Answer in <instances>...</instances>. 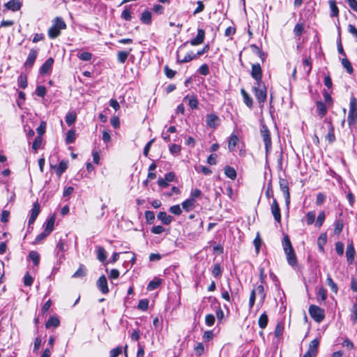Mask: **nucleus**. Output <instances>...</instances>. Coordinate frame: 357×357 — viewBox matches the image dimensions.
<instances>
[{"instance_id": "nucleus-52", "label": "nucleus", "mask_w": 357, "mask_h": 357, "mask_svg": "<svg viewBox=\"0 0 357 357\" xmlns=\"http://www.w3.org/2000/svg\"><path fill=\"white\" fill-rule=\"evenodd\" d=\"M145 218L149 224H152L155 220V214L151 211H146L145 212Z\"/></svg>"}, {"instance_id": "nucleus-62", "label": "nucleus", "mask_w": 357, "mask_h": 357, "mask_svg": "<svg viewBox=\"0 0 357 357\" xmlns=\"http://www.w3.org/2000/svg\"><path fill=\"white\" fill-rule=\"evenodd\" d=\"M198 71L202 75H204V76L207 75L209 73V68H208V65L206 63L202 64L199 67Z\"/></svg>"}, {"instance_id": "nucleus-34", "label": "nucleus", "mask_w": 357, "mask_h": 357, "mask_svg": "<svg viewBox=\"0 0 357 357\" xmlns=\"http://www.w3.org/2000/svg\"><path fill=\"white\" fill-rule=\"evenodd\" d=\"M317 110L319 115H320L321 117L325 116L326 114L327 113L326 106L321 101H318L317 102Z\"/></svg>"}, {"instance_id": "nucleus-36", "label": "nucleus", "mask_w": 357, "mask_h": 357, "mask_svg": "<svg viewBox=\"0 0 357 357\" xmlns=\"http://www.w3.org/2000/svg\"><path fill=\"white\" fill-rule=\"evenodd\" d=\"M282 245L284 248V251L285 253H287V252H291L292 250H294L290 239L287 236H285L283 238L282 241Z\"/></svg>"}, {"instance_id": "nucleus-12", "label": "nucleus", "mask_w": 357, "mask_h": 357, "mask_svg": "<svg viewBox=\"0 0 357 357\" xmlns=\"http://www.w3.org/2000/svg\"><path fill=\"white\" fill-rule=\"evenodd\" d=\"M66 250V245L65 242L60 239L56 246L55 252L59 255V261L63 260L65 258L64 252Z\"/></svg>"}, {"instance_id": "nucleus-49", "label": "nucleus", "mask_w": 357, "mask_h": 357, "mask_svg": "<svg viewBox=\"0 0 357 357\" xmlns=\"http://www.w3.org/2000/svg\"><path fill=\"white\" fill-rule=\"evenodd\" d=\"M316 214L314 211H309L306 215V222L308 225H312L315 221Z\"/></svg>"}, {"instance_id": "nucleus-58", "label": "nucleus", "mask_w": 357, "mask_h": 357, "mask_svg": "<svg viewBox=\"0 0 357 357\" xmlns=\"http://www.w3.org/2000/svg\"><path fill=\"white\" fill-rule=\"evenodd\" d=\"M194 349L197 356H201L204 352V346L203 343L199 342Z\"/></svg>"}, {"instance_id": "nucleus-38", "label": "nucleus", "mask_w": 357, "mask_h": 357, "mask_svg": "<svg viewBox=\"0 0 357 357\" xmlns=\"http://www.w3.org/2000/svg\"><path fill=\"white\" fill-rule=\"evenodd\" d=\"M68 167V162L62 160L59 162L56 168V173L58 176H61L62 174L66 170Z\"/></svg>"}, {"instance_id": "nucleus-41", "label": "nucleus", "mask_w": 357, "mask_h": 357, "mask_svg": "<svg viewBox=\"0 0 357 357\" xmlns=\"http://www.w3.org/2000/svg\"><path fill=\"white\" fill-rule=\"evenodd\" d=\"M327 298V291L323 287H320L317 292V301L319 302L325 301Z\"/></svg>"}, {"instance_id": "nucleus-25", "label": "nucleus", "mask_w": 357, "mask_h": 357, "mask_svg": "<svg viewBox=\"0 0 357 357\" xmlns=\"http://www.w3.org/2000/svg\"><path fill=\"white\" fill-rule=\"evenodd\" d=\"M87 270L84 264H79V268L74 273L73 278H83L86 275Z\"/></svg>"}, {"instance_id": "nucleus-56", "label": "nucleus", "mask_w": 357, "mask_h": 357, "mask_svg": "<svg viewBox=\"0 0 357 357\" xmlns=\"http://www.w3.org/2000/svg\"><path fill=\"white\" fill-rule=\"evenodd\" d=\"M215 316L212 314H208L205 317V323L207 326H211L215 323Z\"/></svg>"}, {"instance_id": "nucleus-4", "label": "nucleus", "mask_w": 357, "mask_h": 357, "mask_svg": "<svg viewBox=\"0 0 357 357\" xmlns=\"http://www.w3.org/2000/svg\"><path fill=\"white\" fill-rule=\"evenodd\" d=\"M308 312L310 317L317 323L321 322L325 318L324 310L317 305H310Z\"/></svg>"}, {"instance_id": "nucleus-57", "label": "nucleus", "mask_w": 357, "mask_h": 357, "mask_svg": "<svg viewBox=\"0 0 357 357\" xmlns=\"http://www.w3.org/2000/svg\"><path fill=\"white\" fill-rule=\"evenodd\" d=\"M303 24H296L294 29V33L296 36H300L303 31Z\"/></svg>"}, {"instance_id": "nucleus-10", "label": "nucleus", "mask_w": 357, "mask_h": 357, "mask_svg": "<svg viewBox=\"0 0 357 357\" xmlns=\"http://www.w3.org/2000/svg\"><path fill=\"white\" fill-rule=\"evenodd\" d=\"M220 119L215 114H208L206 115V124L211 128H216L220 125Z\"/></svg>"}, {"instance_id": "nucleus-33", "label": "nucleus", "mask_w": 357, "mask_h": 357, "mask_svg": "<svg viewBox=\"0 0 357 357\" xmlns=\"http://www.w3.org/2000/svg\"><path fill=\"white\" fill-rule=\"evenodd\" d=\"M141 21L145 24L151 23V13L147 10H144L141 15Z\"/></svg>"}, {"instance_id": "nucleus-26", "label": "nucleus", "mask_w": 357, "mask_h": 357, "mask_svg": "<svg viewBox=\"0 0 357 357\" xmlns=\"http://www.w3.org/2000/svg\"><path fill=\"white\" fill-rule=\"evenodd\" d=\"M285 254L287 255L288 264L291 266H296L297 263V259L294 250H292L291 252H287V253Z\"/></svg>"}, {"instance_id": "nucleus-59", "label": "nucleus", "mask_w": 357, "mask_h": 357, "mask_svg": "<svg viewBox=\"0 0 357 357\" xmlns=\"http://www.w3.org/2000/svg\"><path fill=\"white\" fill-rule=\"evenodd\" d=\"M169 211L176 215H179L182 213L181 208L178 204L171 206L169 208Z\"/></svg>"}, {"instance_id": "nucleus-31", "label": "nucleus", "mask_w": 357, "mask_h": 357, "mask_svg": "<svg viewBox=\"0 0 357 357\" xmlns=\"http://www.w3.org/2000/svg\"><path fill=\"white\" fill-rule=\"evenodd\" d=\"M268 315L266 314V313L264 312V313H262L259 318V320H258V324H259V326L261 328V329H264L265 328L266 326H267V324H268Z\"/></svg>"}, {"instance_id": "nucleus-28", "label": "nucleus", "mask_w": 357, "mask_h": 357, "mask_svg": "<svg viewBox=\"0 0 357 357\" xmlns=\"http://www.w3.org/2000/svg\"><path fill=\"white\" fill-rule=\"evenodd\" d=\"M224 172L227 177L232 180H234L236 178V172L234 167L227 165L225 167Z\"/></svg>"}, {"instance_id": "nucleus-53", "label": "nucleus", "mask_w": 357, "mask_h": 357, "mask_svg": "<svg viewBox=\"0 0 357 357\" xmlns=\"http://www.w3.org/2000/svg\"><path fill=\"white\" fill-rule=\"evenodd\" d=\"M195 59H197V56H195V54L191 52L190 54H188L187 55H185L181 60H179L178 59V61L179 63H187Z\"/></svg>"}, {"instance_id": "nucleus-1", "label": "nucleus", "mask_w": 357, "mask_h": 357, "mask_svg": "<svg viewBox=\"0 0 357 357\" xmlns=\"http://www.w3.org/2000/svg\"><path fill=\"white\" fill-rule=\"evenodd\" d=\"M66 29V24L61 17H56L52 20V25L48 29L47 34L50 38L54 39L61 34V30Z\"/></svg>"}, {"instance_id": "nucleus-2", "label": "nucleus", "mask_w": 357, "mask_h": 357, "mask_svg": "<svg viewBox=\"0 0 357 357\" xmlns=\"http://www.w3.org/2000/svg\"><path fill=\"white\" fill-rule=\"evenodd\" d=\"M252 91L259 104L264 103L266 100V88L263 82L255 83L252 87Z\"/></svg>"}, {"instance_id": "nucleus-51", "label": "nucleus", "mask_w": 357, "mask_h": 357, "mask_svg": "<svg viewBox=\"0 0 357 357\" xmlns=\"http://www.w3.org/2000/svg\"><path fill=\"white\" fill-rule=\"evenodd\" d=\"M303 65L304 66V68L307 73V75L310 74L311 70H312V63L310 62V59L308 58H305L303 60Z\"/></svg>"}, {"instance_id": "nucleus-24", "label": "nucleus", "mask_w": 357, "mask_h": 357, "mask_svg": "<svg viewBox=\"0 0 357 357\" xmlns=\"http://www.w3.org/2000/svg\"><path fill=\"white\" fill-rule=\"evenodd\" d=\"M328 4L331 9V17H337L339 15V8L337 6L336 1L335 0H329Z\"/></svg>"}, {"instance_id": "nucleus-64", "label": "nucleus", "mask_w": 357, "mask_h": 357, "mask_svg": "<svg viewBox=\"0 0 357 357\" xmlns=\"http://www.w3.org/2000/svg\"><path fill=\"white\" fill-rule=\"evenodd\" d=\"M351 312V319L353 322L357 323V303L353 305Z\"/></svg>"}, {"instance_id": "nucleus-54", "label": "nucleus", "mask_w": 357, "mask_h": 357, "mask_svg": "<svg viewBox=\"0 0 357 357\" xmlns=\"http://www.w3.org/2000/svg\"><path fill=\"white\" fill-rule=\"evenodd\" d=\"M138 309L146 311L149 307V301L147 299H142L139 301Z\"/></svg>"}, {"instance_id": "nucleus-17", "label": "nucleus", "mask_w": 357, "mask_h": 357, "mask_svg": "<svg viewBox=\"0 0 357 357\" xmlns=\"http://www.w3.org/2000/svg\"><path fill=\"white\" fill-rule=\"evenodd\" d=\"M355 249L352 243H349L347 246L346 257L348 264H351L354 260Z\"/></svg>"}, {"instance_id": "nucleus-50", "label": "nucleus", "mask_w": 357, "mask_h": 357, "mask_svg": "<svg viewBox=\"0 0 357 357\" xmlns=\"http://www.w3.org/2000/svg\"><path fill=\"white\" fill-rule=\"evenodd\" d=\"M212 274L214 277L218 278L222 275V268L220 264H215L212 270Z\"/></svg>"}, {"instance_id": "nucleus-40", "label": "nucleus", "mask_w": 357, "mask_h": 357, "mask_svg": "<svg viewBox=\"0 0 357 357\" xmlns=\"http://www.w3.org/2000/svg\"><path fill=\"white\" fill-rule=\"evenodd\" d=\"M29 258L33 261L35 266H38L40 263V255L36 251H31L29 254Z\"/></svg>"}, {"instance_id": "nucleus-35", "label": "nucleus", "mask_w": 357, "mask_h": 357, "mask_svg": "<svg viewBox=\"0 0 357 357\" xmlns=\"http://www.w3.org/2000/svg\"><path fill=\"white\" fill-rule=\"evenodd\" d=\"M77 115L74 112H68L65 117V120L68 126H72L76 121Z\"/></svg>"}, {"instance_id": "nucleus-45", "label": "nucleus", "mask_w": 357, "mask_h": 357, "mask_svg": "<svg viewBox=\"0 0 357 357\" xmlns=\"http://www.w3.org/2000/svg\"><path fill=\"white\" fill-rule=\"evenodd\" d=\"M326 284L329 287H331V290L333 292H335V294L337 293L338 287L337 284L334 282L330 275H328L327 276Z\"/></svg>"}, {"instance_id": "nucleus-48", "label": "nucleus", "mask_w": 357, "mask_h": 357, "mask_svg": "<svg viewBox=\"0 0 357 357\" xmlns=\"http://www.w3.org/2000/svg\"><path fill=\"white\" fill-rule=\"evenodd\" d=\"M75 139V132L74 130H70L67 132L66 142L67 144H72Z\"/></svg>"}, {"instance_id": "nucleus-23", "label": "nucleus", "mask_w": 357, "mask_h": 357, "mask_svg": "<svg viewBox=\"0 0 357 357\" xmlns=\"http://www.w3.org/2000/svg\"><path fill=\"white\" fill-rule=\"evenodd\" d=\"M241 95L243 98L244 103L249 107L252 108L253 106V100L252 98L249 96V94L245 91V89H242L241 90Z\"/></svg>"}, {"instance_id": "nucleus-30", "label": "nucleus", "mask_w": 357, "mask_h": 357, "mask_svg": "<svg viewBox=\"0 0 357 357\" xmlns=\"http://www.w3.org/2000/svg\"><path fill=\"white\" fill-rule=\"evenodd\" d=\"M195 203V200H193V199H186L181 204L182 208L186 211H190L194 208Z\"/></svg>"}, {"instance_id": "nucleus-14", "label": "nucleus", "mask_w": 357, "mask_h": 357, "mask_svg": "<svg viewBox=\"0 0 357 357\" xmlns=\"http://www.w3.org/2000/svg\"><path fill=\"white\" fill-rule=\"evenodd\" d=\"M205 38V31L202 29L197 30V36L190 41V44L192 46H197L204 43Z\"/></svg>"}, {"instance_id": "nucleus-32", "label": "nucleus", "mask_w": 357, "mask_h": 357, "mask_svg": "<svg viewBox=\"0 0 357 357\" xmlns=\"http://www.w3.org/2000/svg\"><path fill=\"white\" fill-rule=\"evenodd\" d=\"M97 259L101 262H104L106 260L107 252L103 247H97Z\"/></svg>"}, {"instance_id": "nucleus-60", "label": "nucleus", "mask_w": 357, "mask_h": 357, "mask_svg": "<svg viewBox=\"0 0 357 357\" xmlns=\"http://www.w3.org/2000/svg\"><path fill=\"white\" fill-rule=\"evenodd\" d=\"M46 88L44 86H38L36 88V93L38 96L43 98L46 94Z\"/></svg>"}, {"instance_id": "nucleus-5", "label": "nucleus", "mask_w": 357, "mask_h": 357, "mask_svg": "<svg viewBox=\"0 0 357 357\" xmlns=\"http://www.w3.org/2000/svg\"><path fill=\"white\" fill-rule=\"evenodd\" d=\"M279 184L280 190L282 192L284 196L285 205L287 206V208L289 209L290 204V192L289 188V182L285 178H280Z\"/></svg>"}, {"instance_id": "nucleus-61", "label": "nucleus", "mask_w": 357, "mask_h": 357, "mask_svg": "<svg viewBox=\"0 0 357 357\" xmlns=\"http://www.w3.org/2000/svg\"><path fill=\"white\" fill-rule=\"evenodd\" d=\"M122 352L121 347H117L112 349L109 352L110 357H117Z\"/></svg>"}, {"instance_id": "nucleus-46", "label": "nucleus", "mask_w": 357, "mask_h": 357, "mask_svg": "<svg viewBox=\"0 0 357 357\" xmlns=\"http://www.w3.org/2000/svg\"><path fill=\"white\" fill-rule=\"evenodd\" d=\"M18 85L22 89H25L27 86V78L24 74H21L17 79Z\"/></svg>"}, {"instance_id": "nucleus-3", "label": "nucleus", "mask_w": 357, "mask_h": 357, "mask_svg": "<svg viewBox=\"0 0 357 357\" xmlns=\"http://www.w3.org/2000/svg\"><path fill=\"white\" fill-rule=\"evenodd\" d=\"M347 121L350 126L357 121V98L354 96H351L350 99Z\"/></svg>"}, {"instance_id": "nucleus-42", "label": "nucleus", "mask_w": 357, "mask_h": 357, "mask_svg": "<svg viewBox=\"0 0 357 357\" xmlns=\"http://www.w3.org/2000/svg\"><path fill=\"white\" fill-rule=\"evenodd\" d=\"M161 284V280L158 278H155L154 280H151L148 286H147V290L148 291H153L155 289H157Z\"/></svg>"}, {"instance_id": "nucleus-7", "label": "nucleus", "mask_w": 357, "mask_h": 357, "mask_svg": "<svg viewBox=\"0 0 357 357\" xmlns=\"http://www.w3.org/2000/svg\"><path fill=\"white\" fill-rule=\"evenodd\" d=\"M261 134L265 144L266 151L268 153L271 149L272 144L270 131L266 127L264 126L263 129L261 130Z\"/></svg>"}, {"instance_id": "nucleus-39", "label": "nucleus", "mask_w": 357, "mask_h": 357, "mask_svg": "<svg viewBox=\"0 0 357 357\" xmlns=\"http://www.w3.org/2000/svg\"><path fill=\"white\" fill-rule=\"evenodd\" d=\"M342 66L346 69L347 72L349 74H351L354 71L351 62L346 58H342L341 59Z\"/></svg>"}, {"instance_id": "nucleus-18", "label": "nucleus", "mask_w": 357, "mask_h": 357, "mask_svg": "<svg viewBox=\"0 0 357 357\" xmlns=\"http://www.w3.org/2000/svg\"><path fill=\"white\" fill-rule=\"evenodd\" d=\"M38 55V51L36 50L32 49L30 50L28 57L24 63L26 66L31 67L33 66L36 57Z\"/></svg>"}, {"instance_id": "nucleus-55", "label": "nucleus", "mask_w": 357, "mask_h": 357, "mask_svg": "<svg viewBox=\"0 0 357 357\" xmlns=\"http://www.w3.org/2000/svg\"><path fill=\"white\" fill-rule=\"evenodd\" d=\"M42 144V138L40 136H38L35 138L33 144L32 149L36 152L37 150L40 147Z\"/></svg>"}, {"instance_id": "nucleus-13", "label": "nucleus", "mask_w": 357, "mask_h": 357, "mask_svg": "<svg viewBox=\"0 0 357 357\" xmlns=\"http://www.w3.org/2000/svg\"><path fill=\"white\" fill-rule=\"evenodd\" d=\"M40 213V204L38 202H36L33 205V208L31 210V215L29 218L28 225L30 226L31 225L33 224L36 219L37 218L38 215Z\"/></svg>"}, {"instance_id": "nucleus-8", "label": "nucleus", "mask_w": 357, "mask_h": 357, "mask_svg": "<svg viewBox=\"0 0 357 357\" xmlns=\"http://www.w3.org/2000/svg\"><path fill=\"white\" fill-rule=\"evenodd\" d=\"M271 213L274 217V220L278 222H281V213L280 208L279 204L276 200V199L273 198L272 204L271 206Z\"/></svg>"}, {"instance_id": "nucleus-47", "label": "nucleus", "mask_w": 357, "mask_h": 357, "mask_svg": "<svg viewBox=\"0 0 357 357\" xmlns=\"http://www.w3.org/2000/svg\"><path fill=\"white\" fill-rule=\"evenodd\" d=\"M326 214L324 211H321L319 213L317 220L315 222V226L318 228L321 227L325 220Z\"/></svg>"}, {"instance_id": "nucleus-11", "label": "nucleus", "mask_w": 357, "mask_h": 357, "mask_svg": "<svg viewBox=\"0 0 357 357\" xmlns=\"http://www.w3.org/2000/svg\"><path fill=\"white\" fill-rule=\"evenodd\" d=\"M326 128L328 130V133L325 138L328 141L329 143H333L335 141V136L334 134V126L331 121H325Z\"/></svg>"}, {"instance_id": "nucleus-29", "label": "nucleus", "mask_w": 357, "mask_h": 357, "mask_svg": "<svg viewBox=\"0 0 357 357\" xmlns=\"http://www.w3.org/2000/svg\"><path fill=\"white\" fill-rule=\"evenodd\" d=\"M54 222H55V217L53 215V216L50 217L47 220L45 225L44 231L50 234L54 229Z\"/></svg>"}, {"instance_id": "nucleus-44", "label": "nucleus", "mask_w": 357, "mask_h": 357, "mask_svg": "<svg viewBox=\"0 0 357 357\" xmlns=\"http://www.w3.org/2000/svg\"><path fill=\"white\" fill-rule=\"evenodd\" d=\"M344 227V222L342 220H337L335 222V228H334V233L336 235H339Z\"/></svg>"}, {"instance_id": "nucleus-6", "label": "nucleus", "mask_w": 357, "mask_h": 357, "mask_svg": "<svg viewBox=\"0 0 357 357\" xmlns=\"http://www.w3.org/2000/svg\"><path fill=\"white\" fill-rule=\"evenodd\" d=\"M319 340L317 338L312 340L309 344L307 351L303 357H316L318 352Z\"/></svg>"}, {"instance_id": "nucleus-22", "label": "nucleus", "mask_w": 357, "mask_h": 357, "mask_svg": "<svg viewBox=\"0 0 357 357\" xmlns=\"http://www.w3.org/2000/svg\"><path fill=\"white\" fill-rule=\"evenodd\" d=\"M239 142L238 137L236 135H231L228 142V149L230 151L234 152L236 151V146Z\"/></svg>"}, {"instance_id": "nucleus-20", "label": "nucleus", "mask_w": 357, "mask_h": 357, "mask_svg": "<svg viewBox=\"0 0 357 357\" xmlns=\"http://www.w3.org/2000/svg\"><path fill=\"white\" fill-rule=\"evenodd\" d=\"M157 218L159 220H160L164 225H169L172 220L173 217L167 215L166 212L160 211L158 213Z\"/></svg>"}, {"instance_id": "nucleus-21", "label": "nucleus", "mask_w": 357, "mask_h": 357, "mask_svg": "<svg viewBox=\"0 0 357 357\" xmlns=\"http://www.w3.org/2000/svg\"><path fill=\"white\" fill-rule=\"evenodd\" d=\"M183 101H188V105L192 109H195L198 107L199 101L195 96H186L185 97H184Z\"/></svg>"}, {"instance_id": "nucleus-9", "label": "nucleus", "mask_w": 357, "mask_h": 357, "mask_svg": "<svg viewBox=\"0 0 357 357\" xmlns=\"http://www.w3.org/2000/svg\"><path fill=\"white\" fill-rule=\"evenodd\" d=\"M251 76L252 77L253 79H255V83L262 82V71L261 66L259 63L252 64Z\"/></svg>"}, {"instance_id": "nucleus-27", "label": "nucleus", "mask_w": 357, "mask_h": 357, "mask_svg": "<svg viewBox=\"0 0 357 357\" xmlns=\"http://www.w3.org/2000/svg\"><path fill=\"white\" fill-rule=\"evenodd\" d=\"M132 49L130 48L128 51H119L117 52V59L119 63H124L128 59V56Z\"/></svg>"}, {"instance_id": "nucleus-43", "label": "nucleus", "mask_w": 357, "mask_h": 357, "mask_svg": "<svg viewBox=\"0 0 357 357\" xmlns=\"http://www.w3.org/2000/svg\"><path fill=\"white\" fill-rule=\"evenodd\" d=\"M326 241H327L326 234H321L318 238L317 244L319 248V250L322 252L324 250V245L326 243Z\"/></svg>"}, {"instance_id": "nucleus-63", "label": "nucleus", "mask_w": 357, "mask_h": 357, "mask_svg": "<svg viewBox=\"0 0 357 357\" xmlns=\"http://www.w3.org/2000/svg\"><path fill=\"white\" fill-rule=\"evenodd\" d=\"M218 155L215 153L211 154L207 158V163L210 165H215L217 164Z\"/></svg>"}, {"instance_id": "nucleus-37", "label": "nucleus", "mask_w": 357, "mask_h": 357, "mask_svg": "<svg viewBox=\"0 0 357 357\" xmlns=\"http://www.w3.org/2000/svg\"><path fill=\"white\" fill-rule=\"evenodd\" d=\"M60 321L59 319L56 317H51L49 318L45 324L46 328L50 327H57L59 326Z\"/></svg>"}, {"instance_id": "nucleus-19", "label": "nucleus", "mask_w": 357, "mask_h": 357, "mask_svg": "<svg viewBox=\"0 0 357 357\" xmlns=\"http://www.w3.org/2000/svg\"><path fill=\"white\" fill-rule=\"evenodd\" d=\"M22 3L19 0H10L5 4V7L12 11H17L20 9Z\"/></svg>"}, {"instance_id": "nucleus-16", "label": "nucleus", "mask_w": 357, "mask_h": 357, "mask_svg": "<svg viewBox=\"0 0 357 357\" xmlns=\"http://www.w3.org/2000/svg\"><path fill=\"white\" fill-rule=\"evenodd\" d=\"M54 63V59L50 57L47 59L45 63L40 68L39 72L41 75H45L49 73V71L52 68Z\"/></svg>"}, {"instance_id": "nucleus-15", "label": "nucleus", "mask_w": 357, "mask_h": 357, "mask_svg": "<svg viewBox=\"0 0 357 357\" xmlns=\"http://www.w3.org/2000/svg\"><path fill=\"white\" fill-rule=\"evenodd\" d=\"M97 287L99 290L104 294H106L109 292L107 282L105 275H102L98 278L97 281Z\"/></svg>"}]
</instances>
